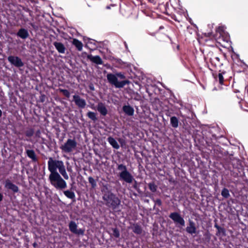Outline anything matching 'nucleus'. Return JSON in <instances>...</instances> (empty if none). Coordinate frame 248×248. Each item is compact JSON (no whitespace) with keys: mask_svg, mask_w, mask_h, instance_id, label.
Returning a JSON list of instances; mask_svg holds the SVG:
<instances>
[{"mask_svg":"<svg viewBox=\"0 0 248 248\" xmlns=\"http://www.w3.org/2000/svg\"><path fill=\"white\" fill-rule=\"evenodd\" d=\"M33 246L34 247H36V246H37V244L36 243H34L33 244Z\"/></svg>","mask_w":248,"mask_h":248,"instance_id":"48","label":"nucleus"},{"mask_svg":"<svg viewBox=\"0 0 248 248\" xmlns=\"http://www.w3.org/2000/svg\"><path fill=\"white\" fill-rule=\"evenodd\" d=\"M149 197L155 203L154 208H155V205H158V206H161L162 205V202L160 199H155L153 196H150Z\"/></svg>","mask_w":248,"mask_h":248,"instance_id":"25","label":"nucleus"},{"mask_svg":"<svg viewBox=\"0 0 248 248\" xmlns=\"http://www.w3.org/2000/svg\"><path fill=\"white\" fill-rule=\"evenodd\" d=\"M115 75L116 76V77L117 78H118L122 79L125 78V76H124V73H122V72L116 73L115 74Z\"/></svg>","mask_w":248,"mask_h":248,"instance_id":"35","label":"nucleus"},{"mask_svg":"<svg viewBox=\"0 0 248 248\" xmlns=\"http://www.w3.org/2000/svg\"><path fill=\"white\" fill-rule=\"evenodd\" d=\"M34 133V130L32 128H30L26 131L25 135L28 137H31L33 135Z\"/></svg>","mask_w":248,"mask_h":248,"instance_id":"30","label":"nucleus"},{"mask_svg":"<svg viewBox=\"0 0 248 248\" xmlns=\"http://www.w3.org/2000/svg\"><path fill=\"white\" fill-rule=\"evenodd\" d=\"M48 168L51 172L49 176L50 183L57 189L65 188L66 187V182L57 171V169H58L60 173L63 177L65 179H68V176L66 172L63 162L60 160H53L52 157H50L48 162Z\"/></svg>","mask_w":248,"mask_h":248,"instance_id":"1","label":"nucleus"},{"mask_svg":"<svg viewBox=\"0 0 248 248\" xmlns=\"http://www.w3.org/2000/svg\"><path fill=\"white\" fill-rule=\"evenodd\" d=\"M106 8L108 9H109L110 8V6H107L106 7Z\"/></svg>","mask_w":248,"mask_h":248,"instance_id":"50","label":"nucleus"},{"mask_svg":"<svg viewBox=\"0 0 248 248\" xmlns=\"http://www.w3.org/2000/svg\"><path fill=\"white\" fill-rule=\"evenodd\" d=\"M83 233V231L81 229H78V235L82 234Z\"/></svg>","mask_w":248,"mask_h":248,"instance_id":"44","label":"nucleus"},{"mask_svg":"<svg viewBox=\"0 0 248 248\" xmlns=\"http://www.w3.org/2000/svg\"><path fill=\"white\" fill-rule=\"evenodd\" d=\"M88 117L93 121H96L97 120L96 117V114L95 112L89 111L87 113Z\"/></svg>","mask_w":248,"mask_h":248,"instance_id":"28","label":"nucleus"},{"mask_svg":"<svg viewBox=\"0 0 248 248\" xmlns=\"http://www.w3.org/2000/svg\"><path fill=\"white\" fill-rule=\"evenodd\" d=\"M72 43L77 48H78V39H73Z\"/></svg>","mask_w":248,"mask_h":248,"instance_id":"40","label":"nucleus"},{"mask_svg":"<svg viewBox=\"0 0 248 248\" xmlns=\"http://www.w3.org/2000/svg\"><path fill=\"white\" fill-rule=\"evenodd\" d=\"M186 230L187 233L191 235L197 233V229L195 222L189 219L188 225L186 227Z\"/></svg>","mask_w":248,"mask_h":248,"instance_id":"12","label":"nucleus"},{"mask_svg":"<svg viewBox=\"0 0 248 248\" xmlns=\"http://www.w3.org/2000/svg\"><path fill=\"white\" fill-rule=\"evenodd\" d=\"M136 99L137 100H140V99H139V98H137V99Z\"/></svg>","mask_w":248,"mask_h":248,"instance_id":"52","label":"nucleus"},{"mask_svg":"<svg viewBox=\"0 0 248 248\" xmlns=\"http://www.w3.org/2000/svg\"><path fill=\"white\" fill-rule=\"evenodd\" d=\"M117 170L121 171L119 174L120 179L127 183H131L134 180L132 175L127 170L126 166L123 164L118 165Z\"/></svg>","mask_w":248,"mask_h":248,"instance_id":"4","label":"nucleus"},{"mask_svg":"<svg viewBox=\"0 0 248 248\" xmlns=\"http://www.w3.org/2000/svg\"><path fill=\"white\" fill-rule=\"evenodd\" d=\"M41 134V132L40 131V130H38L36 132V133H35V135L36 137H40V135Z\"/></svg>","mask_w":248,"mask_h":248,"instance_id":"42","label":"nucleus"},{"mask_svg":"<svg viewBox=\"0 0 248 248\" xmlns=\"http://www.w3.org/2000/svg\"><path fill=\"white\" fill-rule=\"evenodd\" d=\"M108 143L114 148L116 149H118L120 148V146L118 143L117 141L116 140L112 137H109L107 139Z\"/></svg>","mask_w":248,"mask_h":248,"instance_id":"19","label":"nucleus"},{"mask_svg":"<svg viewBox=\"0 0 248 248\" xmlns=\"http://www.w3.org/2000/svg\"><path fill=\"white\" fill-rule=\"evenodd\" d=\"M64 194L67 197L70 199H73L75 197L74 193L68 190L65 191Z\"/></svg>","mask_w":248,"mask_h":248,"instance_id":"33","label":"nucleus"},{"mask_svg":"<svg viewBox=\"0 0 248 248\" xmlns=\"http://www.w3.org/2000/svg\"><path fill=\"white\" fill-rule=\"evenodd\" d=\"M53 45L55 46L58 51L60 53H64L65 47L64 45L61 42H54Z\"/></svg>","mask_w":248,"mask_h":248,"instance_id":"17","label":"nucleus"},{"mask_svg":"<svg viewBox=\"0 0 248 248\" xmlns=\"http://www.w3.org/2000/svg\"><path fill=\"white\" fill-rule=\"evenodd\" d=\"M221 195L224 198L227 199L230 196L229 190L226 188H223L221 191Z\"/></svg>","mask_w":248,"mask_h":248,"instance_id":"27","label":"nucleus"},{"mask_svg":"<svg viewBox=\"0 0 248 248\" xmlns=\"http://www.w3.org/2000/svg\"><path fill=\"white\" fill-rule=\"evenodd\" d=\"M61 92L65 96L69 97V96H70V93L67 90H62Z\"/></svg>","mask_w":248,"mask_h":248,"instance_id":"37","label":"nucleus"},{"mask_svg":"<svg viewBox=\"0 0 248 248\" xmlns=\"http://www.w3.org/2000/svg\"><path fill=\"white\" fill-rule=\"evenodd\" d=\"M2 116V111L0 109V117Z\"/></svg>","mask_w":248,"mask_h":248,"instance_id":"47","label":"nucleus"},{"mask_svg":"<svg viewBox=\"0 0 248 248\" xmlns=\"http://www.w3.org/2000/svg\"><path fill=\"white\" fill-rule=\"evenodd\" d=\"M87 59L90 60L92 62L96 64H103V61L101 57L96 55L95 56H93L91 54L87 56Z\"/></svg>","mask_w":248,"mask_h":248,"instance_id":"13","label":"nucleus"},{"mask_svg":"<svg viewBox=\"0 0 248 248\" xmlns=\"http://www.w3.org/2000/svg\"><path fill=\"white\" fill-rule=\"evenodd\" d=\"M214 227L217 230V231L216 233V235L217 236H220V235H221L222 236H226V230L224 228L220 227L217 223L215 224Z\"/></svg>","mask_w":248,"mask_h":248,"instance_id":"18","label":"nucleus"},{"mask_svg":"<svg viewBox=\"0 0 248 248\" xmlns=\"http://www.w3.org/2000/svg\"><path fill=\"white\" fill-rule=\"evenodd\" d=\"M116 62L119 64L121 66H127L128 64L126 62H123L121 59H117Z\"/></svg>","mask_w":248,"mask_h":248,"instance_id":"34","label":"nucleus"},{"mask_svg":"<svg viewBox=\"0 0 248 248\" xmlns=\"http://www.w3.org/2000/svg\"><path fill=\"white\" fill-rule=\"evenodd\" d=\"M148 187L149 189L152 192H155L156 190L157 186L155 184L154 182L150 183L148 184Z\"/></svg>","mask_w":248,"mask_h":248,"instance_id":"29","label":"nucleus"},{"mask_svg":"<svg viewBox=\"0 0 248 248\" xmlns=\"http://www.w3.org/2000/svg\"><path fill=\"white\" fill-rule=\"evenodd\" d=\"M133 181H134V184L133 185V187L136 189V190H137L139 192H140V188H139V186H138V183L137 182V181H136L135 180H133Z\"/></svg>","mask_w":248,"mask_h":248,"instance_id":"36","label":"nucleus"},{"mask_svg":"<svg viewBox=\"0 0 248 248\" xmlns=\"http://www.w3.org/2000/svg\"><path fill=\"white\" fill-rule=\"evenodd\" d=\"M169 217L173 221L179 228H181L185 226V221L179 213L176 212L171 213L169 215Z\"/></svg>","mask_w":248,"mask_h":248,"instance_id":"6","label":"nucleus"},{"mask_svg":"<svg viewBox=\"0 0 248 248\" xmlns=\"http://www.w3.org/2000/svg\"><path fill=\"white\" fill-rule=\"evenodd\" d=\"M122 109L124 113L129 116H131L134 115V109L129 105L123 106Z\"/></svg>","mask_w":248,"mask_h":248,"instance_id":"15","label":"nucleus"},{"mask_svg":"<svg viewBox=\"0 0 248 248\" xmlns=\"http://www.w3.org/2000/svg\"><path fill=\"white\" fill-rule=\"evenodd\" d=\"M74 98V101L75 103V104L78 105V95H75L73 96Z\"/></svg>","mask_w":248,"mask_h":248,"instance_id":"41","label":"nucleus"},{"mask_svg":"<svg viewBox=\"0 0 248 248\" xmlns=\"http://www.w3.org/2000/svg\"><path fill=\"white\" fill-rule=\"evenodd\" d=\"M226 74V72L223 69L218 70V73H213V75L217 81H218L220 84L223 85L224 81V75Z\"/></svg>","mask_w":248,"mask_h":248,"instance_id":"9","label":"nucleus"},{"mask_svg":"<svg viewBox=\"0 0 248 248\" xmlns=\"http://www.w3.org/2000/svg\"><path fill=\"white\" fill-rule=\"evenodd\" d=\"M4 187L8 189L11 190L14 193H17L19 191L18 187L12 183L8 179L5 181Z\"/></svg>","mask_w":248,"mask_h":248,"instance_id":"10","label":"nucleus"},{"mask_svg":"<svg viewBox=\"0 0 248 248\" xmlns=\"http://www.w3.org/2000/svg\"><path fill=\"white\" fill-rule=\"evenodd\" d=\"M30 25L32 27V29L34 31H37L38 30V26L33 23H30Z\"/></svg>","mask_w":248,"mask_h":248,"instance_id":"38","label":"nucleus"},{"mask_svg":"<svg viewBox=\"0 0 248 248\" xmlns=\"http://www.w3.org/2000/svg\"><path fill=\"white\" fill-rule=\"evenodd\" d=\"M101 191L103 193V196H106V195L109 194V193H113L111 190L109 188V186L108 184L103 185L101 188Z\"/></svg>","mask_w":248,"mask_h":248,"instance_id":"22","label":"nucleus"},{"mask_svg":"<svg viewBox=\"0 0 248 248\" xmlns=\"http://www.w3.org/2000/svg\"><path fill=\"white\" fill-rule=\"evenodd\" d=\"M113 235L116 238H119L120 237V232L119 230L117 228L112 229Z\"/></svg>","mask_w":248,"mask_h":248,"instance_id":"32","label":"nucleus"},{"mask_svg":"<svg viewBox=\"0 0 248 248\" xmlns=\"http://www.w3.org/2000/svg\"><path fill=\"white\" fill-rule=\"evenodd\" d=\"M107 78L108 81L112 85H114L116 88H123L125 85L128 84L129 83V81L128 80L118 81V78L115 74L111 73L108 74L107 76Z\"/></svg>","mask_w":248,"mask_h":248,"instance_id":"5","label":"nucleus"},{"mask_svg":"<svg viewBox=\"0 0 248 248\" xmlns=\"http://www.w3.org/2000/svg\"><path fill=\"white\" fill-rule=\"evenodd\" d=\"M83 44L81 42L78 41V51H81L82 49Z\"/></svg>","mask_w":248,"mask_h":248,"instance_id":"39","label":"nucleus"},{"mask_svg":"<svg viewBox=\"0 0 248 248\" xmlns=\"http://www.w3.org/2000/svg\"><path fill=\"white\" fill-rule=\"evenodd\" d=\"M16 34L18 37L23 39H25L29 36L28 31L24 28L20 29Z\"/></svg>","mask_w":248,"mask_h":248,"instance_id":"16","label":"nucleus"},{"mask_svg":"<svg viewBox=\"0 0 248 248\" xmlns=\"http://www.w3.org/2000/svg\"><path fill=\"white\" fill-rule=\"evenodd\" d=\"M3 195L2 194L0 193V202H1L3 199Z\"/></svg>","mask_w":248,"mask_h":248,"instance_id":"45","label":"nucleus"},{"mask_svg":"<svg viewBox=\"0 0 248 248\" xmlns=\"http://www.w3.org/2000/svg\"><path fill=\"white\" fill-rule=\"evenodd\" d=\"M88 181L90 184L91 185V187L93 189H94L96 187V181L92 177L90 176L88 178Z\"/></svg>","mask_w":248,"mask_h":248,"instance_id":"26","label":"nucleus"},{"mask_svg":"<svg viewBox=\"0 0 248 248\" xmlns=\"http://www.w3.org/2000/svg\"><path fill=\"white\" fill-rule=\"evenodd\" d=\"M102 199L105 202V205L108 208L114 212L119 211L118 209L121 204V200L116 194L113 193H109L108 195L103 196Z\"/></svg>","mask_w":248,"mask_h":248,"instance_id":"2","label":"nucleus"},{"mask_svg":"<svg viewBox=\"0 0 248 248\" xmlns=\"http://www.w3.org/2000/svg\"><path fill=\"white\" fill-rule=\"evenodd\" d=\"M77 145V143L75 140L68 139L60 148L64 152L70 153L76 149Z\"/></svg>","mask_w":248,"mask_h":248,"instance_id":"7","label":"nucleus"},{"mask_svg":"<svg viewBox=\"0 0 248 248\" xmlns=\"http://www.w3.org/2000/svg\"><path fill=\"white\" fill-rule=\"evenodd\" d=\"M89 55L88 54H87V53L86 52H84V53H82L81 56L83 58H85V57H87V56Z\"/></svg>","mask_w":248,"mask_h":248,"instance_id":"43","label":"nucleus"},{"mask_svg":"<svg viewBox=\"0 0 248 248\" xmlns=\"http://www.w3.org/2000/svg\"><path fill=\"white\" fill-rule=\"evenodd\" d=\"M133 232L137 234H141L142 232V230L140 225L136 224L133 226Z\"/></svg>","mask_w":248,"mask_h":248,"instance_id":"24","label":"nucleus"},{"mask_svg":"<svg viewBox=\"0 0 248 248\" xmlns=\"http://www.w3.org/2000/svg\"><path fill=\"white\" fill-rule=\"evenodd\" d=\"M179 121L176 116H172L170 118V124L171 126L174 128L179 126Z\"/></svg>","mask_w":248,"mask_h":248,"instance_id":"20","label":"nucleus"},{"mask_svg":"<svg viewBox=\"0 0 248 248\" xmlns=\"http://www.w3.org/2000/svg\"><path fill=\"white\" fill-rule=\"evenodd\" d=\"M166 115L167 116H170V113L169 112H168V113H166Z\"/></svg>","mask_w":248,"mask_h":248,"instance_id":"49","label":"nucleus"},{"mask_svg":"<svg viewBox=\"0 0 248 248\" xmlns=\"http://www.w3.org/2000/svg\"><path fill=\"white\" fill-rule=\"evenodd\" d=\"M222 55L217 51H210L207 54L206 59H209L212 66L217 69H222L223 64L221 59Z\"/></svg>","mask_w":248,"mask_h":248,"instance_id":"3","label":"nucleus"},{"mask_svg":"<svg viewBox=\"0 0 248 248\" xmlns=\"http://www.w3.org/2000/svg\"><path fill=\"white\" fill-rule=\"evenodd\" d=\"M86 106L85 101L78 97V108H84Z\"/></svg>","mask_w":248,"mask_h":248,"instance_id":"31","label":"nucleus"},{"mask_svg":"<svg viewBox=\"0 0 248 248\" xmlns=\"http://www.w3.org/2000/svg\"><path fill=\"white\" fill-rule=\"evenodd\" d=\"M151 3H154V0H148Z\"/></svg>","mask_w":248,"mask_h":248,"instance_id":"46","label":"nucleus"},{"mask_svg":"<svg viewBox=\"0 0 248 248\" xmlns=\"http://www.w3.org/2000/svg\"><path fill=\"white\" fill-rule=\"evenodd\" d=\"M97 110L103 116H106L108 113V110L104 103L99 102L97 105Z\"/></svg>","mask_w":248,"mask_h":248,"instance_id":"14","label":"nucleus"},{"mask_svg":"<svg viewBox=\"0 0 248 248\" xmlns=\"http://www.w3.org/2000/svg\"><path fill=\"white\" fill-rule=\"evenodd\" d=\"M83 40L85 44V47L89 48L90 49H93L96 46L95 41L92 40L89 38L83 37Z\"/></svg>","mask_w":248,"mask_h":248,"instance_id":"11","label":"nucleus"},{"mask_svg":"<svg viewBox=\"0 0 248 248\" xmlns=\"http://www.w3.org/2000/svg\"><path fill=\"white\" fill-rule=\"evenodd\" d=\"M69 227L72 232L78 234V230L77 229V225L75 222L71 221L69 223Z\"/></svg>","mask_w":248,"mask_h":248,"instance_id":"23","label":"nucleus"},{"mask_svg":"<svg viewBox=\"0 0 248 248\" xmlns=\"http://www.w3.org/2000/svg\"><path fill=\"white\" fill-rule=\"evenodd\" d=\"M78 36H80V34H79V33H78ZM81 37H83L82 35H81Z\"/></svg>","mask_w":248,"mask_h":248,"instance_id":"51","label":"nucleus"},{"mask_svg":"<svg viewBox=\"0 0 248 248\" xmlns=\"http://www.w3.org/2000/svg\"><path fill=\"white\" fill-rule=\"evenodd\" d=\"M8 61L13 65L17 67L24 66V63L21 59L17 56H10L8 57Z\"/></svg>","mask_w":248,"mask_h":248,"instance_id":"8","label":"nucleus"},{"mask_svg":"<svg viewBox=\"0 0 248 248\" xmlns=\"http://www.w3.org/2000/svg\"><path fill=\"white\" fill-rule=\"evenodd\" d=\"M26 154L28 156L31 158L33 161L36 162L37 161L35 153L33 150H27Z\"/></svg>","mask_w":248,"mask_h":248,"instance_id":"21","label":"nucleus"}]
</instances>
